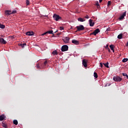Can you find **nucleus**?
Wrapping results in <instances>:
<instances>
[{"label":"nucleus","instance_id":"9b49d317","mask_svg":"<svg viewBox=\"0 0 128 128\" xmlns=\"http://www.w3.org/2000/svg\"><path fill=\"white\" fill-rule=\"evenodd\" d=\"M113 80H122V78L120 76H114L113 78Z\"/></svg>","mask_w":128,"mask_h":128},{"label":"nucleus","instance_id":"58836bf2","mask_svg":"<svg viewBox=\"0 0 128 128\" xmlns=\"http://www.w3.org/2000/svg\"><path fill=\"white\" fill-rule=\"evenodd\" d=\"M100 68H102V62H100Z\"/></svg>","mask_w":128,"mask_h":128},{"label":"nucleus","instance_id":"aec40b11","mask_svg":"<svg viewBox=\"0 0 128 128\" xmlns=\"http://www.w3.org/2000/svg\"><path fill=\"white\" fill-rule=\"evenodd\" d=\"M52 54H53V56L58 55V51H56V50H55L53 51L52 52Z\"/></svg>","mask_w":128,"mask_h":128},{"label":"nucleus","instance_id":"f257e3e1","mask_svg":"<svg viewBox=\"0 0 128 128\" xmlns=\"http://www.w3.org/2000/svg\"><path fill=\"white\" fill-rule=\"evenodd\" d=\"M53 18L54 20H56V22H58L60 20H62V17H60L59 15L54 14L53 16Z\"/></svg>","mask_w":128,"mask_h":128},{"label":"nucleus","instance_id":"c9c22d12","mask_svg":"<svg viewBox=\"0 0 128 128\" xmlns=\"http://www.w3.org/2000/svg\"><path fill=\"white\" fill-rule=\"evenodd\" d=\"M106 32H110V28H108L106 29Z\"/></svg>","mask_w":128,"mask_h":128},{"label":"nucleus","instance_id":"dca6fc26","mask_svg":"<svg viewBox=\"0 0 128 128\" xmlns=\"http://www.w3.org/2000/svg\"><path fill=\"white\" fill-rule=\"evenodd\" d=\"M2 126L5 128H8V126L6 125V122H4V121H3L2 122Z\"/></svg>","mask_w":128,"mask_h":128},{"label":"nucleus","instance_id":"37998d69","mask_svg":"<svg viewBox=\"0 0 128 128\" xmlns=\"http://www.w3.org/2000/svg\"><path fill=\"white\" fill-rule=\"evenodd\" d=\"M60 33L57 34V36H60Z\"/></svg>","mask_w":128,"mask_h":128},{"label":"nucleus","instance_id":"412c9836","mask_svg":"<svg viewBox=\"0 0 128 128\" xmlns=\"http://www.w3.org/2000/svg\"><path fill=\"white\" fill-rule=\"evenodd\" d=\"M122 76H124V78H127L128 80V76L126 73H122Z\"/></svg>","mask_w":128,"mask_h":128},{"label":"nucleus","instance_id":"ddd939ff","mask_svg":"<svg viewBox=\"0 0 128 128\" xmlns=\"http://www.w3.org/2000/svg\"><path fill=\"white\" fill-rule=\"evenodd\" d=\"M26 36H34V32H26Z\"/></svg>","mask_w":128,"mask_h":128},{"label":"nucleus","instance_id":"0eeeda50","mask_svg":"<svg viewBox=\"0 0 128 128\" xmlns=\"http://www.w3.org/2000/svg\"><path fill=\"white\" fill-rule=\"evenodd\" d=\"M94 20L90 19L89 20V24L90 26H94V22H93Z\"/></svg>","mask_w":128,"mask_h":128},{"label":"nucleus","instance_id":"9d476101","mask_svg":"<svg viewBox=\"0 0 128 128\" xmlns=\"http://www.w3.org/2000/svg\"><path fill=\"white\" fill-rule=\"evenodd\" d=\"M54 31L52 30H50V31H48L47 32H46L44 33L43 34H42V36H44V34H54Z\"/></svg>","mask_w":128,"mask_h":128},{"label":"nucleus","instance_id":"b1692460","mask_svg":"<svg viewBox=\"0 0 128 128\" xmlns=\"http://www.w3.org/2000/svg\"><path fill=\"white\" fill-rule=\"evenodd\" d=\"M36 68H40V69L44 68V67H42V66H40V64H37L36 65Z\"/></svg>","mask_w":128,"mask_h":128},{"label":"nucleus","instance_id":"a18cd8bd","mask_svg":"<svg viewBox=\"0 0 128 128\" xmlns=\"http://www.w3.org/2000/svg\"><path fill=\"white\" fill-rule=\"evenodd\" d=\"M45 16L48 17V16Z\"/></svg>","mask_w":128,"mask_h":128},{"label":"nucleus","instance_id":"49530a36","mask_svg":"<svg viewBox=\"0 0 128 128\" xmlns=\"http://www.w3.org/2000/svg\"><path fill=\"white\" fill-rule=\"evenodd\" d=\"M116 82H118V80H116Z\"/></svg>","mask_w":128,"mask_h":128},{"label":"nucleus","instance_id":"393cba45","mask_svg":"<svg viewBox=\"0 0 128 128\" xmlns=\"http://www.w3.org/2000/svg\"><path fill=\"white\" fill-rule=\"evenodd\" d=\"M13 124H15V126H18V120H14L13 121Z\"/></svg>","mask_w":128,"mask_h":128},{"label":"nucleus","instance_id":"473e14b6","mask_svg":"<svg viewBox=\"0 0 128 128\" xmlns=\"http://www.w3.org/2000/svg\"><path fill=\"white\" fill-rule=\"evenodd\" d=\"M112 2L110 1H108V6H110Z\"/></svg>","mask_w":128,"mask_h":128},{"label":"nucleus","instance_id":"7c9ffc66","mask_svg":"<svg viewBox=\"0 0 128 128\" xmlns=\"http://www.w3.org/2000/svg\"><path fill=\"white\" fill-rule=\"evenodd\" d=\"M44 64V66H46V64H48V60H45Z\"/></svg>","mask_w":128,"mask_h":128},{"label":"nucleus","instance_id":"f3484780","mask_svg":"<svg viewBox=\"0 0 128 128\" xmlns=\"http://www.w3.org/2000/svg\"><path fill=\"white\" fill-rule=\"evenodd\" d=\"M110 50H112V52H114V46L113 44H111L110 46Z\"/></svg>","mask_w":128,"mask_h":128},{"label":"nucleus","instance_id":"6ab92c4d","mask_svg":"<svg viewBox=\"0 0 128 128\" xmlns=\"http://www.w3.org/2000/svg\"><path fill=\"white\" fill-rule=\"evenodd\" d=\"M86 20L82 18H78V21L80 22H84Z\"/></svg>","mask_w":128,"mask_h":128},{"label":"nucleus","instance_id":"79ce46f5","mask_svg":"<svg viewBox=\"0 0 128 128\" xmlns=\"http://www.w3.org/2000/svg\"><path fill=\"white\" fill-rule=\"evenodd\" d=\"M126 46H128V42L126 43Z\"/></svg>","mask_w":128,"mask_h":128},{"label":"nucleus","instance_id":"72a5a7b5","mask_svg":"<svg viewBox=\"0 0 128 128\" xmlns=\"http://www.w3.org/2000/svg\"><path fill=\"white\" fill-rule=\"evenodd\" d=\"M16 10H14V11H12V12H11V14H16Z\"/></svg>","mask_w":128,"mask_h":128},{"label":"nucleus","instance_id":"4be33fe9","mask_svg":"<svg viewBox=\"0 0 128 128\" xmlns=\"http://www.w3.org/2000/svg\"><path fill=\"white\" fill-rule=\"evenodd\" d=\"M6 28V26H4V24H0V28Z\"/></svg>","mask_w":128,"mask_h":128},{"label":"nucleus","instance_id":"bb28decb","mask_svg":"<svg viewBox=\"0 0 128 128\" xmlns=\"http://www.w3.org/2000/svg\"><path fill=\"white\" fill-rule=\"evenodd\" d=\"M128 58H124L122 60V62H128Z\"/></svg>","mask_w":128,"mask_h":128},{"label":"nucleus","instance_id":"a878e982","mask_svg":"<svg viewBox=\"0 0 128 128\" xmlns=\"http://www.w3.org/2000/svg\"><path fill=\"white\" fill-rule=\"evenodd\" d=\"M104 64V66H106V68H110L108 66V62H107L106 64Z\"/></svg>","mask_w":128,"mask_h":128},{"label":"nucleus","instance_id":"a211bd4d","mask_svg":"<svg viewBox=\"0 0 128 128\" xmlns=\"http://www.w3.org/2000/svg\"><path fill=\"white\" fill-rule=\"evenodd\" d=\"M6 14H12V11L9 10H6L5 11Z\"/></svg>","mask_w":128,"mask_h":128},{"label":"nucleus","instance_id":"4c0bfd02","mask_svg":"<svg viewBox=\"0 0 128 128\" xmlns=\"http://www.w3.org/2000/svg\"><path fill=\"white\" fill-rule=\"evenodd\" d=\"M85 18H90V16H88L86 15L85 17H84Z\"/></svg>","mask_w":128,"mask_h":128},{"label":"nucleus","instance_id":"20e7f679","mask_svg":"<svg viewBox=\"0 0 128 128\" xmlns=\"http://www.w3.org/2000/svg\"><path fill=\"white\" fill-rule=\"evenodd\" d=\"M126 16V11L124 12L120 16V18H118L119 20H122Z\"/></svg>","mask_w":128,"mask_h":128},{"label":"nucleus","instance_id":"1a4fd4ad","mask_svg":"<svg viewBox=\"0 0 128 128\" xmlns=\"http://www.w3.org/2000/svg\"><path fill=\"white\" fill-rule=\"evenodd\" d=\"M82 65L84 68H86L88 66V62L86 60H82Z\"/></svg>","mask_w":128,"mask_h":128},{"label":"nucleus","instance_id":"e433bc0d","mask_svg":"<svg viewBox=\"0 0 128 128\" xmlns=\"http://www.w3.org/2000/svg\"><path fill=\"white\" fill-rule=\"evenodd\" d=\"M106 50H108V44H107V45L106 46Z\"/></svg>","mask_w":128,"mask_h":128},{"label":"nucleus","instance_id":"2eb2a0df","mask_svg":"<svg viewBox=\"0 0 128 128\" xmlns=\"http://www.w3.org/2000/svg\"><path fill=\"white\" fill-rule=\"evenodd\" d=\"M19 46H21L22 48H24V46H26V43L19 44Z\"/></svg>","mask_w":128,"mask_h":128},{"label":"nucleus","instance_id":"a19ab883","mask_svg":"<svg viewBox=\"0 0 128 128\" xmlns=\"http://www.w3.org/2000/svg\"><path fill=\"white\" fill-rule=\"evenodd\" d=\"M102 2V0H99L100 2Z\"/></svg>","mask_w":128,"mask_h":128},{"label":"nucleus","instance_id":"ea45409f","mask_svg":"<svg viewBox=\"0 0 128 128\" xmlns=\"http://www.w3.org/2000/svg\"><path fill=\"white\" fill-rule=\"evenodd\" d=\"M108 50L109 52H110V48H108Z\"/></svg>","mask_w":128,"mask_h":128},{"label":"nucleus","instance_id":"6e6552de","mask_svg":"<svg viewBox=\"0 0 128 128\" xmlns=\"http://www.w3.org/2000/svg\"><path fill=\"white\" fill-rule=\"evenodd\" d=\"M63 40L65 44H68V42H70V38L66 37V38Z\"/></svg>","mask_w":128,"mask_h":128},{"label":"nucleus","instance_id":"f8f14e48","mask_svg":"<svg viewBox=\"0 0 128 128\" xmlns=\"http://www.w3.org/2000/svg\"><path fill=\"white\" fill-rule=\"evenodd\" d=\"M72 43L74 44H80V42L76 40H72Z\"/></svg>","mask_w":128,"mask_h":128},{"label":"nucleus","instance_id":"c85d7f7f","mask_svg":"<svg viewBox=\"0 0 128 128\" xmlns=\"http://www.w3.org/2000/svg\"><path fill=\"white\" fill-rule=\"evenodd\" d=\"M96 6L98 8H100V4H98V2H97L96 3Z\"/></svg>","mask_w":128,"mask_h":128},{"label":"nucleus","instance_id":"f704fd0d","mask_svg":"<svg viewBox=\"0 0 128 128\" xmlns=\"http://www.w3.org/2000/svg\"><path fill=\"white\" fill-rule=\"evenodd\" d=\"M60 30H64V27L63 26H60Z\"/></svg>","mask_w":128,"mask_h":128},{"label":"nucleus","instance_id":"c03bdc74","mask_svg":"<svg viewBox=\"0 0 128 128\" xmlns=\"http://www.w3.org/2000/svg\"><path fill=\"white\" fill-rule=\"evenodd\" d=\"M56 32H58V30H56V32H54V34H56Z\"/></svg>","mask_w":128,"mask_h":128},{"label":"nucleus","instance_id":"cd10ccee","mask_svg":"<svg viewBox=\"0 0 128 128\" xmlns=\"http://www.w3.org/2000/svg\"><path fill=\"white\" fill-rule=\"evenodd\" d=\"M94 78H98V74L96 72H94Z\"/></svg>","mask_w":128,"mask_h":128},{"label":"nucleus","instance_id":"423d86ee","mask_svg":"<svg viewBox=\"0 0 128 128\" xmlns=\"http://www.w3.org/2000/svg\"><path fill=\"white\" fill-rule=\"evenodd\" d=\"M0 44H6V41L4 39L2 38H0Z\"/></svg>","mask_w":128,"mask_h":128},{"label":"nucleus","instance_id":"f03ea898","mask_svg":"<svg viewBox=\"0 0 128 128\" xmlns=\"http://www.w3.org/2000/svg\"><path fill=\"white\" fill-rule=\"evenodd\" d=\"M76 28H77L76 31V32H80V30H84V26L82 25H80L79 26H77L76 27Z\"/></svg>","mask_w":128,"mask_h":128},{"label":"nucleus","instance_id":"c756f323","mask_svg":"<svg viewBox=\"0 0 128 128\" xmlns=\"http://www.w3.org/2000/svg\"><path fill=\"white\" fill-rule=\"evenodd\" d=\"M26 4L27 6L30 5V0H26Z\"/></svg>","mask_w":128,"mask_h":128},{"label":"nucleus","instance_id":"5701e85b","mask_svg":"<svg viewBox=\"0 0 128 128\" xmlns=\"http://www.w3.org/2000/svg\"><path fill=\"white\" fill-rule=\"evenodd\" d=\"M118 40H122V34L118 35Z\"/></svg>","mask_w":128,"mask_h":128},{"label":"nucleus","instance_id":"39448f33","mask_svg":"<svg viewBox=\"0 0 128 128\" xmlns=\"http://www.w3.org/2000/svg\"><path fill=\"white\" fill-rule=\"evenodd\" d=\"M100 32V29L97 28L92 33V34H94V36H96L98 32Z\"/></svg>","mask_w":128,"mask_h":128},{"label":"nucleus","instance_id":"2f4dec72","mask_svg":"<svg viewBox=\"0 0 128 128\" xmlns=\"http://www.w3.org/2000/svg\"><path fill=\"white\" fill-rule=\"evenodd\" d=\"M110 86V84H106L105 86H104L106 87V86Z\"/></svg>","mask_w":128,"mask_h":128},{"label":"nucleus","instance_id":"4468645a","mask_svg":"<svg viewBox=\"0 0 128 128\" xmlns=\"http://www.w3.org/2000/svg\"><path fill=\"white\" fill-rule=\"evenodd\" d=\"M4 118H6V116H4V115L2 114V115L0 116V121L4 120Z\"/></svg>","mask_w":128,"mask_h":128},{"label":"nucleus","instance_id":"7ed1b4c3","mask_svg":"<svg viewBox=\"0 0 128 128\" xmlns=\"http://www.w3.org/2000/svg\"><path fill=\"white\" fill-rule=\"evenodd\" d=\"M62 52H66L68 50V46L67 45H64L61 48Z\"/></svg>","mask_w":128,"mask_h":128}]
</instances>
